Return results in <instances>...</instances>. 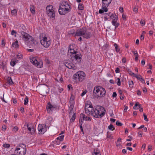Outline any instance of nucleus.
<instances>
[{
	"mask_svg": "<svg viewBox=\"0 0 155 155\" xmlns=\"http://www.w3.org/2000/svg\"><path fill=\"white\" fill-rule=\"evenodd\" d=\"M77 52L74 50V49H71L70 50H68V54L70 55L71 58L74 62L75 63V64H74L71 63L70 61L69 62H65L64 63L65 66L69 69L76 70L78 68L77 64L80 63L81 61V55L77 54Z\"/></svg>",
	"mask_w": 155,
	"mask_h": 155,
	"instance_id": "nucleus-1",
	"label": "nucleus"
},
{
	"mask_svg": "<svg viewBox=\"0 0 155 155\" xmlns=\"http://www.w3.org/2000/svg\"><path fill=\"white\" fill-rule=\"evenodd\" d=\"M93 93L94 95L98 97H104L106 94V91L104 88L101 86H95L94 87Z\"/></svg>",
	"mask_w": 155,
	"mask_h": 155,
	"instance_id": "nucleus-2",
	"label": "nucleus"
},
{
	"mask_svg": "<svg viewBox=\"0 0 155 155\" xmlns=\"http://www.w3.org/2000/svg\"><path fill=\"white\" fill-rule=\"evenodd\" d=\"M94 117L95 118L101 117L105 114V110L101 106H97L94 109Z\"/></svg>",
	"mask_w": 155,
	"mask_h": 155,
	"instance_id": "nucleus-3",
	"label": "nucleus"
},
{
	"mask_svg": "<svg viewBox=\"0 0 155 155\" xmlns=\"http://www.w3.org/2000/svg\"><path fill=\"white\" fill-rule=\"evenodd\" d=\"M75 36H83L85 38L88 39L91 36V34L90 32H87L84 28L78 29L75 35Z\"/></svg>",
	"mask_w": 155,
	"mask_h": 155,
	"instance_id": "nucleus-4",
	"label": "nucleus"
},
{
	"mask_svg": "<svg viewBox=\"0 0 155 155\" xmlns=\"http://www.w3.org/2000/svg\"><path fill=\"white\" fill-rule=\"evenodd\" d=\"M18 32L21 33L23 40L24 41L27 43L30 42L31 44L34 43L33 38L29 34L25 32L21 31V30L19 28L18 30Z\"/></svg>",
	"mask_w": 155,
	"mask_h": 155,
	"instance_id": "nucleus-5",
	"label": "nucleus"
},
{
	"mask_svg": "<svg viewBox=\"0 0 155 155\" xmlns=\"http://www.w3.org/2000/svg\"><path fill=\"white\" fill-rule=\"evenodd\" d=\"M85 74L83 71H79L73 75V79L76 82H81L85 78Z\"/></svg>",
	"mask_w": 155,
	"mask_h": 155,
	"instance_id": "nucleus-6",
	"label": "nucleus"
},
{
	"mask_svg": "<svg viewBox=\"0 0 155 155\" xmlns=\"http://www.w3.org/2000/svg\"><path fill=\"white\" fill-rule=\"evenodd\" d=\"M30 60L32 64L38 68H41L42 66V61L38 57H33L30 58Z\"/></svg>",
	"mask_w": 155,
	"mask_h": 155,
	"instance_id": "nucleus-7",
	"label": "nucleus"
},
{
	"mask_svg": "<svg viewBox=\"0 0 155 155\" xmlns=\"http://www.w3.org/2000/svg\"><path fill=\"white\" fill-rule=\"evenodd\" d=\"M41 44L45 48H48L51 43V41L46 37L40 38Z\"/></svg>",
	"mask_w": 155,
	"mask_h": 155,
	"instance_id": "nucleus-8",
	"label": "nucleus"
},
{
	"mask_svg": "<svg viewBox=\"0 0 155 155\" xmlns=\"http://www.w3.org/2000/svg\"><path fill=\"white\" fill-rule=\"evenodd\" d=\"M47 14L50 18L54 19L55 13L52 6L51 5L48 6L46 7Z\"/></svg>",
	"mask_w": 155,
	"mask_h": 155,
	"instance_id": "nucleus-9",
	"label": "nucleus"
},
{
	"mask_svg": "<svg viewBox=\"0 0 155 155\" xmlns=\"http://www.w3.org/2000/svg\"><path fill=\"white\" fill-rule=\"evenodd\" d=\"M15 151V153L17 155H25L26 153V149L23 147L21 148L16 147Z\"/></svg>",
	"mask_w": 155,
	"mask_h": 155,
	"instance_id": "nucleus-10",
	"label": "nucleus"
},
{
	"mask_svg": "<svg viewBox=\"0 0 155 155\" xmlns=\"http://www.w3.org/2000/svg\"><path fill=\"white\" fill-rule=\"evenodd\" d=\"M111 1L112 0H102V6L101 8L102 9L105 8L104 10V12H107V7L111 3Z\"/></svg>",
	"mask_w": 155,
	"mask_h": 155,
	"instance_id": "nucleus-11",
	"label": "nucleus"
},
{
	"mask_svg": "<svg viewBox=\"0 0 155 155\" xmlns=\"http://www.w3.org/2000/svg\"><path fill=\"white\" fill-rule=\"evenodd\" d=\"M47 124V123H46L45 125L44 124H39L38 128L39 134H43L47 131L46 127Z\"/></svg>",
	"mask_w": 155,
	"mask_h": 155,
	"instance_id": "nucleus-12",
	"label": "nucleus"
},
{
	"mask_svg": "<svg viewBox=\"0 0 155 155\" xmlns=\"http://www.w3.org/2000/svg\"><path fill=\"white\" fill-rule=\"evenodd\" d=\"M49 87L47 85H42L41 88V92L44 94H47L49 92Z\"/></svg>",
	"mask_w": 155,
	"mask_h": 155,
	"instance_id": "nucleus-13",
	"label": "nucleus"
},
{
	"mask_svg": "<svg viewBox=\"0 0 155 155\" xmlns=\"http://www.w3.org/2000/svg\"><path fill=\"white\" fill-rule=\"evenodd\" d=\"M85 113L87 114L92 115L93 116L94 114V110L93 108V107L92 105V107L90 106L89 108H85Z\"/></svg>",
	"mask_w": 155,
	"mask_h": 155,
	"instance_id": "nucleus-14",
	"label": "nucleus"
},
{
	"mask_svg": "<svg viewBox=\"0 0 155 155\" xmlns=\"http://www.w3.org/2000/svg\"><path fill=\"white\" fill-rule=\"evenodd\" d=\"M58 12L61 15H64L68 12V10L67 8H65L64 7H61L60 5L59 8Z\"/></svg>",
	"mask_w": 155,
	"mask_h": 155,
	"instance_id": "nucleus-15",
	"label": "nucleus"
},
{
	"mask_svg": "<svg viewBox=\"0 0 155 155\" xmlns=\"http://www.w3.org/2000/svg\"><path fill=\"white\" fill-rule=\"evenodd\" d=\"M61 5V7H64V8L67 9V10H68V12H69L71 9V6L70 5L68 4L66 2H62Z\"/></svg>",
	"mask_w": 155,
	"mask_h": 155,
	"instance_id": "nucleus-16",
	"label": "nucleus"
},
{
	"mask_svg": "<svg viewBox=\"0 0 155 155\" xmlns=\"http://www.w3.org/2000/svg\"><path fill=\"white\" fill-rule=\"evenodd\" d=\"M74 99L73 98H72L71 97L70 100V103L71 104L70 105V106L69 107V108L70 110V113H71V112L72 113V110H73V107H74V105H73V104L74 103L73 101Z\"/></svg>",
	"mask_w": 155,
	"mask_h": 155,
	"instance_id": "nucleus-17",
	"label": "nucleus"
},
{
	"mask_svg": "<svg viewBox=\"0 0 155 155\" xmlns=\"http://www.w3.org/2000/svg\"><path fill=\"white\" fill-rule=\"evenodd\" d=\"M54 107L52 106L51 103L49 102L48 103V106L47 107V110L48 112H49L50 110H52Z\"/></svg>",
	"mask_w": 155,
	"mask_h": 155,
	"instance_id": "nucleus-18",
	"label": "nucleus"
},
{
	"mask_svg": "<svg viewBox=\"0 0 155 155\" xmlns=\"http://www.w3.org/2000/svg\"><path fill=\"white\" fill-rule=\"evenodd\" d=\"M110 17L112 19V21L115 20V21H117V16L115 14H112L110 16Z\"/></svg>",
	"mask_w": 155,
	"mask_h": 155,
	"instance_id": "nucleus-19",
	"label": "nucleus"
},
{
	"mask_svg": "<svg viewBox=\"0 0 155 155\" xmlns=\"http://www.w3.org/2000/svg\"><path fill=\"white\" fill-rule=\"evenodd\" d=\"M90 106L92 107V104L90 101H87L86 102L85 106V108H89Z\"/></svg>",
	"mask_w": 155,
	"mask_h": 155,
	"instance_id": "nucleus-20",
	"label": "nucleus"
},
{
	"mask_svg": "<svg viewBox=\"0 0 155 155\" xmlns=\"http://www.w3.org/2000/svg\"><path fill=\"white\" fill-rule=\"evenodd\" d=\"M12 46L15 48H18L19 47L18 41L16 40L15 42L13 43L12 45Z\"/></svg>",
	"mask_w": 155,
	"mask_h": 155,
	"instance_id": "nucleus-21",
	"label": "nucleus"
},
{
	"mask_svg": "<svg viewBox=\"0 0 155 155\" xmlns=\"http://www.w3.org/2000/svg\"><path fill=\"white\" fill-rule=\"evenodd\" d=\"M93 155H101V154L97 150L94 149L93 153Z\"/></svg>",
	"mask_w": 155,
	"mask_h": 155,
	"instance_id": "nucleus-22",
	"label": "nucleus"
},
{
	"mask_svg": "<svg viewBox=\"0 0 155 155\" xmlns=\"http://www.w3.org/2000/svg\"><path fill=\"white\" fill-rule=\"evenodd\" d=\"M8 82L10 84H13V82L10 77H8Z\"/></svg>",
	"mask_w": 155,
	"mask_h": 155,
	"instance_id": "nucleus-23",
	"label": "nucleus"
},
{
	"mask_svg": "<svg viewBox=\"0 0 155 155\" xmlns=\"http://www.w3.org/2000/svg\"><path fill=\"white\" fill-rule=\"evenodd\" d=\"M76 117V115L75 114V113H74L73 115L72 116L71 119L70 120V122H72L74 121L75 119V117Z\"/></svg>",
	"mask_w": 155,
	"mask_h": 155,
	"instance_id": "nucleus-24",
	"label": "nucleus"
},
{
	"mask_svg": "<svg viewBox=\"0 0 155 155\" xmlns=\"http://www.w3.org/2000/svg\"><path fill=\"white\" fill-rule=\"evenodd\" d=\"M28 97L26 96L25 98V99L24 100V104L25 105H26L28 103Z\"/></svg>",
	"mask_w": 155,
	"mask_h": 155,
	"instance_id": "nucleus-25",
	"label": "nucleus"
},
{
	"mask_svg": "<svg viewBox=\"0 0 155 155\" xmlns=\"http://www.w3.org/2000/svg\"><path fill=\"white\" fill-rule=\"evenodd\" d=\"M135 77L137 78V79H138L139 80H141V79H142V78L141 76L139 74H136V75H135Z\"/></svg>",
	"mask_w": 155,
	"mask_h": 155,
	"instance_id": "nucleus-26",
	"label": "nucleus"
},
{
	"mask_svg": "<svg viewBox=\"0 0 155 155\" xmlns=\"http://www.w3.org/2000/svg\"><path fill=\"white\" fill-rule=\"evenodd\" d=\"M11 13L12 15H16L17 14V12L16 10L15 9H14L12 10L11 11Z\"/></svg>",
	"mask_w": 155,
	"mask_h": 155,
	"instance_id": "nucleus-27",
	"label": "nucleus"
},
{
	"mask_svg": "<svg viewBox=\"0 0 155 155\" xmlns=\"http://www.w3.org/2000/svg\"><path fill=\"white\" fill-rule=\"evenodd\" d=\"M108 129H109L110 130H114V127L113 125L110 124L108 127Z\"/></svg>",
	"mask_w": 155,
	"mask_h": 155,
	"instance_id": "nucleus-28",
	"label": "nucleus"
},
{
	"mask_svg": "<svg viewBox=\"0 0 155 155\" xmlns=\"http://www.w3.org/2000/svg\"><path fill=\"white\" fill-rule=\"evenodd\" d=\"M15 64V61L13 59L12 60L10 63L11 65L12 66H14Z\"/></svg>",
	"mask_w": 155,
	"mask_h": 155,
	"instance_id": "nucleus-29",
	"label": "nucleus"
},
{
	"mask_svg": "<svg viewBox=\"0 0 155 155\" xmlns=\"http://www.w3.org/2000/svg\"><path fill=\"white\" fill-rule=\"evenodd\" d=\"M64 137V135H61L60 136L58 137L57 138V139L58 140H60L61 141H62L63 140V138Z\"/></svg>",
	"mask_w": 155,
	"mask_h": 155,
	"instance_id": "nucleus-30",
	"label": "nucleus"
},
{
	"mask_svg": "<svg viewBox=\"0 0 155 155\" xmlns=\"http://www.w3.org/2000/svg\"><path fill=\"white\" fill-rule=\"evenodd\" d=\"M91 120V118L89 117H88L87 116H86L85 115L84 118V120H88L90 121Z\"/></svg>",
	"mask_w": 155,
	"mask_h": 155,
	"instance_id": "nucleus-31",
	"label": "nucleus"
},
{
	"mask_svg": "<svg viewBox=\"0 0 155 155\" xmlns=\"http://www.w3.org/2000/svg\"><path fill=\"white\" fill-rule=\"evenodd\" d=\"M129 84L130 87L132 88L133 87V86L134 84L133 81H129Z\"/></svg>",
	"mask_w": 155,
	"mask_h": 155,
	"instance_id": "nucleus-32",
	"label": "nucleus"
},
{
	"mask_svg": "<svg viewBox=\"0 0 155 155\" xmlns=\"http://www.w3.org/2000/svg\"><path fill=\"white\" fill-rule=\"evenodd\" d=\"M116 124L117 125L119 126H121L122 125V124L119 122L118 121L116 122Z\"/></svg>",
	"mask_w": 155,
	"mask_h": 155,
	"instance_id": "nucleus-33",
	"label": "nucleus"
},
{
	"mask_svg": "<svg viewBox=\"0 0 155 155\" xmlns=\"http://www.w3.org/2000/svg\"><path fill=\"white\" fill-rule=\"evenodd\" d=\"M114 46L115 47V49L116 51L118 52L120 49L118 48L117 45L116 44H114Z\"/></svg>",
	"mask_w": 155,
	"mask_h": 155,
	"instance_id": "nucleus-34",
	"label": "nucleus"
},
{
	"mask_svg": "<svg viewBox=\"0 0 155 155\" xmlns=\"http://www.w3.org/2000/svg\"><path fill=\"white\" fill-rule=\"evenodd\" d=\"M117 84L118 86H120L121 85V82L120 79L119 78H117Z\"/></svg>",
	"mask_w": 155,
	"mask_h": 155,
	"instance_id": "nucleus-35",
	"label": "nucleus"
},
{
	"mask_svg": "<svg viewBox=\"0 0 155 155\" xmlns=\"http://www.w3.org/2000/svg\"><path fill=\"white\" fill-rule=\"evenodd\" d=\"M27 127L28 128V130L29 131V133L31 132V129H32V128H31V127H30L29 126V124H27Z\"/></svg>",
	"mask_w": 155,
	"mask_h": 155,
	"instance_id": "nucleus-36",
	"label": "nucleus"
},
{
	"mask_svg": "<svg viewBox=\"0 0 155 155\" xmlns=\"http://www.w3.org/2000/svg\"><path fill=\"white\" fill-rule=\"evenodd\" d=\"M84 116H85V115L84 114H83L81 113L80 115V118L81 119H83V120H84Z\"/></svg>",
	"mask_w": 155,
	"mask_h": 155,
	"instance_id": "nucleus-37",
	"label": "nucleus"
},
{
	"mask_svg": "<svg viewBox=\"0 0 155 155\" xmlns=\"http://www.w3.org/2000/svg\"><path fill=\"white\" fill-rule=\"evenodd\" d=\"M143 116L144 117V120L147 121H148V119L147 118V116L145 114H143Z\"/></svg>",
	"mask_w": 155,
	"mask_h": 155,
	"instance_id": "nucleus-38",
	"label": "nucleus"
},
{
	"mask_svg": "<svg viewBox=\"0 0 155 155\" xmlns=\"http://www.w3.org/2000/svg\"><path fill=\"white\" fill-rule=\"evenodd\" d=\"M3 147L5 148H9L10 147V145L8 144H5L3 145Z\"/></svg>",
	"mask_w": 155,
	"mask_h": 155,
	"instance_id": "nucleus-39",
	"label": "nucleus"
},
{
	"mask_svg": "<svg viewBox=\"0 0 155 155\" xmlns=\"http://www.w3.org/2000/svg\"><path fill=\"white\" fill-rule=\"evenodd\" d=\"M87 91L86 90L84 91L81 94V96L83 97L87 92Z\"/></svg>",
	"mask_w": 155,
	"mask_h": 155,
	"instance_id": "nucleus-40",
	"label": "nucleus"
},
{
	"mask_svg": "<svg viewBox=\"0 0 155 155\" xmlns=\"http://www.w3.org/2000/svg\"><path fill=\"white\" fill-rule=\"evenodd\" d=\"M35 133V130L34 127H32V129H31V131L30 132V133L32 134H33Z\"/></svg>",
	"mask_w": 155,
	"mask_h": 155,
	"instance_id": "nucleus-41",
	"label": "nucleus"
},
{
	"mask_svg": "<svg viewBox=\"0 0 155 155\" xmlns=\"http://www.w3.org/2000/svg\"><path fill=\"white\" fill-rule=\"evenodd\" d=\"M78 8L80 10H82L83 8V7L82 6V5L79 4L78 5Z\"/></svg>",
	"mask_w": 155,
	"mask_h": 155,
	"instance_id": "nucleus-42",
	"label": "nucleus"
},
{
	"mask_svg": "<svg viewBox=\"0 0 155 155\" xmlns=\"http://www.w3.org/2000/svg\"><path fill=\"white\" fill-rule=\"evenodd\" d=\"M17 58L18 59H21L22 58V55L21 54H18L17 56Z\"/></svg>",
	"mask_w": 155,
	"mask_h": 155,
	"instance_id": "nucleus-43",
	"label": "nucleus"
},
{
	"mask_svg": "<svg viewBox=\"0 0 155 155\" xmlns=\"http://www.w3.org/2000/svg\"><path fill=\"white\" fill-rule=\"evenodd\" d=\"M105 9V8H104V9H100L99 11V13L100 14L103 13L104 12V10Z\"/></svg>",
	"mask_w": 155,
	"mask_h": 155,
	"instance_id": "nucleus-44",
	"label": "nucleus"
},
{
	"mask_svg": "<svg viewBox=\"0 0 155 155\" xmlns=\"http://www.w3.org/2000/svg\"><path fill=\"white\" fill-rule=\"evenodd\" d=\"M132 52V53L134 54V55H135L136 56H138L137 51H133Z\"/></svg>",
	"mask_w": 155,
	"mask_h": 155,
	"instance_id": "nucleus-45",
	"label": "nucleus"
},
{
	"mask_svg": "<svg viewBox=\"0 0 155 155\" xmlns=\"http://www.w3.org/2000/svg\"><path fill=\"white\" fill-rule=\"evenodd\" d=\"M6 129V127L5 125H4V126H2V130L5 131Z\"/></svg>",
	"mask_w": 155,
	"mask_h": 155,
	"instance_id": "nucleus-46",
	"label": "nucleus"
},
{
	"mask_svg": "<svg viewBox=\"0 0 155 155\" xmlns=\"http://www.w3.org/2000/svg\"><path fill=\"white\" fill-rule=\"evenodd\" d=\"M119 71H120L119 68H117L115 70V71L116 73H119Z\"/></svg>",
	"mask_w": 155,
	"mask_h": 155,
	"instance_id": "nucleus-47",
	"label": "nucleus"
},
{
	"mask_svg": "<svg viewBox=\"0 0 155 155\" xmlns=\"http://www.w3.org/2000/svg\"><path fill=\"white\" fill-rule=\"evenodd\" d=\"M16 33L17 32L15 31V30H12V31L11 34L12 35H13L14 34H16Z\"/></svg>",
	"mask_w": 155,
	"mask_h": 155,
	"instance_id": "nucleus-48",
	"label": "nucleus"
},
{
	"mask_svg": "<svg viewBox=\"0 0 155 155\" xmlns=\"http://www.w3.org/2000/svg\"><path fill=\"white\" fill-rule=\"evenodd\" d=\"M117 21L115 20L112 21V24L113 25L115 26L117 23Z\"/></svg>",
	"mask_w": 155,
	"mask_h": 155,
	"instance_id": "nucleus-49",
	"label": "nucleus"
},
{
	"mask_svg": "<svg viewBox=\"0 0 155 155\" xmlns=\"http://www.w3.org/2000/svg\"><path fill=\"white\" fill-rule=\"evenodd\" d=\"M19 147H21L20 148L23 147H25V148H26L24 144H19Z\"/></svg>",
	"mask_w": 155,
	"mask_h": 155,
	"instance_id": "nucleus-50",
	"label": "nucleus"
},
{
	"mask_svg": "<svg viewBox=\"0 0 155 155\" xmlns=\"http://www.w3.org/2000/svg\"><path fill=\"white\" fill-rule=\"evenodd\" d=\"M75 33L74 31V30H71L70 32H69V34H74Z\"/></svg>",
	"mask_w": 155,
	"mask_h": 155,
	"instance_id": "nucleus-51",
	"label": "nucleus"
},
{
	"mask_svg": "<svg viewBox=\"0 0 155 155\" xmlns=\"http://www.w3.org/2000/svg\"><path fill=\"white\" fill-rule=\"evenodd\" d=\"M13 129L15 131H16L18 130V128L17 127L15 126L14 127Z\"/></svg>",
	"mask_w": 155,
	"mask_h": 155,
	"instance_id": "nucleus-52",
	"label": "nucleus"
},
{
	"mask_svg": "<svg viewBox=\"0 0 155 155\" xmlns=\"http://www.w3.org/2000/svg\"><path fill=\"white\" fill-rule=\"evenodd\" d=\"M117 95V94L116 92H113V95H112V97H116Z\"/></svg>",
	"mask_w": 155,
	"mask_h": 155,
	"instance_id": "nucleus-53",
	"label": "nucleus"
},
{
	"mask_svg": "<svg viewBox=\"0 0 155 155\" xmlns=\"http://www.w3.org/2000/svg\"><path fill=\"white\" fill-rule=\"evenodd\" d=\"M31 12L33 13L35 12V9L33 8H30Z\"/></svg>",
	"mask_w": 155,
	"mask_h": 155,
	"instance_id": "nucleus-54",
	"label": "nucleus"
},
{
	"mask_svg": "<svg viewBox=\"0 0 155 155\" xmlns=\"http://www.w3.org/2000/svg\"><path fill=\"white\" fill-rule=\"evenodd\" d=\"M134 11L135 12H137L138 11V9L137 8H136V7H134Z\"/></svg>",
	"mask_w": 155,
	"mask_h": 155,
	"instance_id": "nucleus-55",
	"label": "nucleus"
},
{
	"mask_svg": "<svg viewBox=\"0 0 155 155\" xmlns=\"http://www.w3.org/2000/svg\"><path fill=\"white\" fill-rule=\"evenodd\" d=\"M81 125L80 126V129H81V130L82 132V133L83 134H84V131H83V127H82V124L81 123Z\"/></svg>",
	"mask_w": 155,
	"mask_h": 155,
	"instance_id": "nucleus-56",
	"label": "nucleus"
},
{
	"mask_svg": "<svg viewBox=\"0 0 155 155\" xmlns=\"http://www.w3.org/2000/svg\"><path fill=\"white\" fill-rule=\"evenodd\" d=\"M119 11L120 12H123L124 10H123V8L122 7H120L119 8Z\"/></svg>",
	"mask_w": 155,
	"mask_h": 155,
	"instance_id": "nucleus-57",
	"label": "nucleus"
},
{
	"mask_svg": "<svg viewBox=\"0 0 155 155\" xmlns=\"http://www.w3.org/2000/svg\"><path fill=\"white\" fill-rule=\"evenodd\" d=\"M130 74L131 75H133V76L134 77H135V75H136V74H135L134 73L132 72V71H130Z\"/></svg>",
	"mask_w": 155,
	"mask_h": 155,
	"instance_id": "nucleus-58",
	"label": "nucleus"
},
{
	"mask_svg": "<svg viewBox=\"0 0 155 155\" xmlns=\"http://www.w3.org/2000/svg\"><path fill=\"white\" fill-rule=\"evenodd\" d=\"M128 108V107L127 106H125V108L124 110V112H126L127 111V110Z\"/></svg>",
	"mask_w": 155,
	"mask_h": 155,
	"instance_id": "nucleus-59",
	"label": "nucleus"
},
{
	"mask_svg": "<svg viewBox=\"0 0 155 155\" xmlns=\"http://www.w3.org/2000/svg\"><path fill=\"white\" fill-rule=\"evenodd\" d=\"M152 146L151 145H149L148 147V150L149 151H151L152 149Z\"/></svg>",
	"mask_w": 155,
	"mask_h": 155,
	"instance_id": "nucleus-60",
	"label": "nucleus"
},
{
	"mask_svg": "<svg viewBox=\"0 0 155 155\" xmlns=\"http://www.w3.org/2000/svg\"><path fill=\"white\" fill-rule=\"evenodd\" d=\"M21 112V113H23L24 112V108L23 107H21V110H20Z\"/></svg>",
	"mask_w": 155,
	"mask_h": 155,
	"instance_id": "nucleus-61",
	"label": "nucleus"
},
{
	"mask_svg": "<svg viewBox=\"0 0 155 155\" xmlns=\"http://www.w3.org/2000/svg\"><path fill=\"white\" fill-rule=\"evenodd\" d=\"M122 62L124 63H125L126 62V59L125 58H123L122 60Z\"/></svg>",
	"mask_w": 155,
	"mask_h": 155,
	"instance_id": "nucleus-62",
	"label": "nucleus"
},
{
	"mask_svg": "<svg viewBox=\"0 0 155 155\" xmlns=\"http://www.w3.org/2000/svg\"><path fill=\"white\" fill-rule=\"evenodd\" d=\"M137 94L138 95H140L141 94V92L139 90H138L137 92Z\"/></svg>",
	"mask_w": 155,
	"mask_h": 155,
	"instance_id": "nucleus-63",
	"label": "nucleus"
},
{
	"mask_svg": "<svg viewBox=\"0 0 155 155\" xmlns=\"http://www.w3.org/2000/svg\"><path fill=\"white\" fill-rule=\"evenodd\" d=\"M2 45L4 46L5 45V41L4 40H3L2 41Z\"/></svg>",
	"mask_w": 155,
	"mask_h": 155,
	"instance_id": "nucleus-64",
	"label": "nucleus"
}]
</instances>
